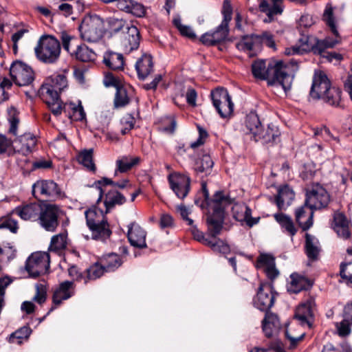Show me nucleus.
Returning <instances> with one entry per match:
<instances>
[{
    "label": "nucleus",
    "mask_w": 352,
    "mask_h": 352,
    "mask_svg": "<svg viewBox=\"0 0 352 352\" xmlns=\"http://www.w3.org/2000/svg\"><path fill=\"white\" fill-rule=\"evenodd\" d=\"M80 38L89 43L100 41L104 34V21L98 15L85 16L78 27Z\"/></svg>",
    "instance_id": "0eeeda50"
},
{
    "label": "nucleus",
    "mask_w": 352,
    "mask_h": 352,
    "mask_svg": "<svg viewBox=\"0 0 352 352\" xmlns=\"http://www.w3.org/2000/svg\"><path fill=\"white\" fill-rule=\"evenodd\" d=\"M258 262L264 265V271L270 279L274 280L278 276V271L275 267L274 258L272 256L262 254L258 258Z\"/></svg>",
    "instance_id": "f704fd0d"
},
{
    "label": "nucleus",
    "mask_w": 352,
    "mask_h": 352,
    "mask_svg": "<svg viewBox=\"0 0 352 352\" xmlns=\"http://www.w3.org/2000/svg\"><path fill=\"white\" fill-rule=\"evenodd\" d=\"M305 253L309 260L316 261L318 258L320 252L318 240L310 234H305Z\"/></svg>",
    "instance_id": "c756f323"
},
{
    "label": "nucleus",
    "mask_w": 352,
    "mask_h": 352,
    "mask_svg": "<svg viewBox=\"0 0 352 352\" xmlns=\"http://www.w3.org/2000/svg\"><path fill=\"white\" fill-rule=\"evenodd\" d=\"M102 265L105 269L106 272L114 271L120 266H121L122 261L120 256L114 253L104 255L100 259Z\"/></svg>",
    "instance_id": "58836bf2"
},
{
    "label": "nucleus",
    "mask_w": 352,
    "mask_h": 352,
    "mask_svg": "<svg viewBox=\"0 0 352 352\" xmlns=\"http://www.w3.org/2000/svg\"><path fill=\"white\" fill-rule=\"evenodd\" d=\"M173 24L178 29L182 35L190 38L195 37V34L192 29L189 26L183 25L180 19H175L173 20Z\"/></svg>",
    "instance_id": "4d7b16f0"
},
{
    "label": "nucleus",
    "mask_w": 352,
    "mask_h": 352,
    "mask_svg": "<svg viewBox=\"0 0 352 352\" xmlns=\"http://www.w3.org/2000/svg\"><path fill=\"white\" fill-rule=\"evenodd\" d=\"M342 91L340 89L331 87L320 98L330 106L343 108L342 104Z\"/></svg>",
    "instance_id": "473e14b6"
},
{
    "label": "nucleus",
    "mask_w": 352,
    "mask_h": 352,
    "mask_svg": "<svg viewBox=\"0 0 352 352\" xmlns=\"http://www.w3.org/2000/svg\"><path fill=\"white\" fill-rule=\"evenodd\" d=\"M126 30V31L123 32L121 45L125 52L130 53L138 48L140 36L138 29L134 25H127Z\"/></svg>",
    "instance_id": "6ab92c4d"
},
{
    "label": "nucleus",
    "mask_w": 352,
    "mask_h": 352,
    "mask_svg": "<svg viewBox=\"0 0 352 352\" xmlns=\"http://www.w3.org/2000/svg\"><path fill=\"white\" fill-rule=\"evenodd\" d=\"M256 34L245 35L242 36V40L236 43V47L239 50L250 52L256 41L254 36Z\"/></svg>",
    "instance_id": "3c124183"
},
{
    "label": "nucleus",
    "mask_w": 352,
    "mask_h": 352,
    "mask_svg": "<svg viewBox=\"0 0 352 352\" xmlns=\"http://www.w3.org/2000/svg\"><path fill=\"white\" fill-rule=\"evenodd\" d=\"M93 149L85 150L80 153L78 156V161L88 170H96V165L93 161Z\"/></svg>",
    "instance_id": "a18cd8bd"
},
{
    "label": "nucleus",
    "mask_w": 352,
    "mask_h": 352,
    "mask_svg": "<svg viewBox=\"0 0 352 352\" xmlns=\"http://www.w3.org/2000/svg\"><path fill=\"white\" fill-rule=\"evenodd\" d=\"M170 188L179 199H184L190 189V178L184 174L175 173L168 176Z\"/></svg>",
    "instance_id": "2eb2a0df"
},
{
    "label": "nucleus",
    "mask_w": 352,
    "mask_h": 352,
    "mask_svg": "<svg viewBox=\"0 0 352 352\" xmlns=\"http://www.w3.org/2000/svg\"><path fill=\"white\" fill-rule=\"evenodd\" d=\"M245 126L247 131L253 135L254 138L258 135L262 127L258 116L255 113H250L246 116Z\"/></svg>",
    "instance_id": "a19ab883"
},
{
    "label": "nucleus",
    "mask_w": 352,
    "mask_h": 352,
    "mask_svg": "<svg viewBox=\"0 0 352 352\" xmlns=\"http://www.w3.org/2000/svg\"><path fill=\"white\" fill-rule=\"evenodd\" d=\"M234 201L223 191H217L211 201L212 213L208 214L206 218L208 231L212 238H216L221 232L225 217V209Z\"/></svg>",
    "instance_id": "7ed1b4c3"
},
{
    "label": "nucleus",
    "mask_w": 352,
    "mask_h": 352,
    "mask_svg": "<svg viewBox=\"0 0 352 352\" xmlns=\"http://www.w3.org/2000/svg\"><path fill=\"white\" fill-rule=\"evenodd\" d=\"M105 214L110 212L116 206H121L126 201V197L117 189H106L103 195Z\"/></svg>",
    "instance_id": "5701e85b"
},
{
    "label": "nucleus",
    "mask_w": 352,
    "mask_h": 352,
    "mask_svg": "<svg viewBox=\"0 0 352 352\" xmlns=\"http://www.w3.org/2000/svg\"><path fill=\"white\" fill-rule=\"evenodd\" d=\"M291 281L287 285V291L291 294H298L303 290H308L313 283L305 276L298 273L290 275Z\"/></svg>",
    "instance_id": "393cba45"
},
{
    "label": "nucleus",
    "mask_w": 352,
    "mask_h": 352,
    "mask_svg": "<svg viewBox=\"0 0 352 352\" xmlns=\"http://www.w3.org/2000/svg\"><path fill=\"white\" fill-rule=\"evenodd\" d=\"M232 217L234 219L245 223L249 228L256 225L260 220V217H252V210L244 203H236L232 207Z\"/></svg>",
    "instance_id": "f3484780"
},
{
    "label": "nucleus",
    "mask_w": 352,
    "mask_h": 352,
    "mask_svg": "<svg viewBox=\"0 0 352 352\" xmlns=\"http://www.w3.org/2000/svg\"><path fill=\"white\" fill-rule=\"evenodd\" d=\"M153 58L149 54H143L135 63V69L140 80H144L153 72Z\"/></svg>",
    "instance_id": "bb28decb"
},
{
    "label": "nucleus",
    "mask_w": 352,
    "mask_h": 352,
    "mask_svg": "<svg viewBox=\"0 0 352 352\" xmlns=\"http://www.w3.org/2000/svg\"><path fill=\"white\" fill-rule=\"evenodd\" d=\"M221 12L223 15L221 22L229 25L232 14V8L230 0H224Z\"/></svg>",
    "instance_id": "bf43d9fd"
},
{
    "label": "nucleus",
    "mask_w": 352,
    "mask_h": 352,
    "mask_svg": "<svg viewBox=\"0 0 352 352\" xmlns=\"http://www.w3.org/2000/svg\"><path fill=\"white\" fill-rule=\"evenodd\" d=\"M9 118L8 121L10 123V128L8 133L13 135H16L17 128L19 124V118L18 113L15 108L12 107L8 111Z\"/></svg>",
    "instance_id": "864d4df0"
},
{
    "label": "nucleus",
    "mask_w": 352,
    "mask_h": 352,
    "mask_svg": "<svg viewBox=\"0 0 352 352\" xmlns=\"http://www.w3.org/2000/svg\"><path fill=\"white\" fill-rule=\"evenodd\" d=\"M12 212L5 217L0 218V228H6L13 233H16L19 229L18 222L12 217Z\"/></svg>",
    "instance_id": "8fccbe9b"
},
{
    "label": "nucleus",
    "mask_w": 352,
    "mask_h": 352,
    "mask_svg": "<svg viewBox=\"0 0 352 352\" xmlns=\"http://www.w3.org/2000/svg\"><path fill=\"white\" fill-rule=\"evenodd\" d=\"M47 299V288L43 284L36 285V294L33 300L37 303L42 305Z\"/></svg>",
    "instance_id": "6e6d98bb"
},
{
    "label": "nucleus",
    "mask_w": 352,
    "mask_h": 352,
    "mask_svg": "<svg viewBox=\"0 0 352 352\" xmlns=\"http://www.w3.org/2000/svg\"><path fill=\"white\" fill-rule=\"evenodd\" d=\"M107 28L109 32L112 34H116L129 25L125 21L122 19L110 17L107 19Z\"/></svg>",
    "instance_id": "09e8293b"
},
{
    "label": "nucleus",
    "mask_w": 352,
    "mask_h": 352,
    "mask_svg": "<svg viewBox=\"0 0 352 352\" xmlns=\"http://www.w3.org/2000/svg\"><path fill=\"white\" fill-rule=\"evenodd\" d=\"M73 283L72 281H64L61 283L59 287L55 290L52 296V301L54 306L52 307L47 312L48 315L57 306L60 305L63 300H67L72 296L73 292L71 291Z\"/></svg>",
    "instance_id": "a878e982"
},
{
    "label": "nucleus",
    "mask_w": 352,
    "mask_h": 352,
    "mask_svg": "<svg viewBox=\"0 0 352 352\" xmlns=\"http://www.w3.org/2000/svg\"><path fill=\"white\" fill-rule=\"evenodd\" d=\"M274 218L284 230V232L289 236L293 237L296 234L298 229L295 227L293 220L289 216L278 212L274 214Z\"/></svg>",
    "instance_id": "72a5a7b5"
},
{
    "label": "nucleus",
    "mask_w": 352,
    "mask_h": 352,
    "mask_svg": "<svg viewBox=\"0 0 352 352\" xmlns=\"http://www.w3.org/2000/svg\"><path fill=\"white\" fill-rule=\"evenodd\" d=\"M64 212L60 205L42 200L37 223L47 232H55Z\"/></svg>",
    "instance_id": "39448f33"
},
{
    "label": "nucleus",
    "mask_w": 352,
    "mask_h": 352,
    "mask_svg": "<svg viewBox=\"0 0 352 352\" xmlns=\"http://www.w3.org/2000/svg\"><path fill=\"white\" fill-rule=\"evenodd\" d=\"M86 223L89 227H94L95 224L101 219H106L105 212L102 210H97L96 208H91L85 211V212Z\"/></svg>",
    "instance_id": "37998d69"
},
{
    "label": "nucleus",
    "mask_w": 352,
    "mask_h": 352,
    "mask_svg": "<svg viewBox=\"0 0 352 352\" xmlns=\"http://www.w3.org/2000/svg\"><path fill=\"white\" fill-rule=\"evenodd\" d=\"M322 20L326 25L330 28L331 32L335 38L326 37L322 40H317L316 43L311 47V50L314 54L322 55L326 49L333 48L336 45L340 44L342 38L337 30L335 18L333 16V10L331 4H327L323 15Z\"/></svg>",
    "instance_id": "20e7f679"
},
{
    "label": "nucleus",
    "mask_w": 352,
    "mask_h": 352,
    "mask_svg": "<svg viewBox=\"0 0 352 352\" xmlns=\"http://www.w3.org/2000/svg\"><path fill=\"white\" fill-rule=\"evenodd\" d=\"M214 162L210 155L204 152L201 157H199L195 163V170L198 173H205L209 174L213 167Z\"/></svg>",
    "instance_id": "4c0bfd02"
},
{
    "label": "nucleus",
    "mask_w": 352,
    "mask_h": 352,
    "mask_svg": "<svg viewBox=\"0 0 352 352\" xmlns=\"http://www.w3.org/2000/svg\"><path fill=\"white\" fill-rule=\"evenodd\" d=\"M103 63L109 69L121 71L124 69V59L120 53L107 51L103 55Z\"/></svg>",
    "instance_id": "cd10ccee"
},
{
    "label": "nucleus",
    "mask_w": 352,
    "mask_h": 352,
    "mask_svg": "<svg viewBox=\"0 0 352 352\" xmlns=\"http://www.w3.org/2000/svg\"><path fill=\"white\" fill-rule=\"evenodd\" d=\"M50 258L47 252H38L32 254L26 261L25 270L30 277L36 278L47 272Z\"/></svg>",
    "instance_id": "9d476101"
},
{
    "label": "nucleus",
    "mask_w": 352,
    "mask_h": 352,
    "mask_svg": "<svg viewBox=\"0 0 352 352\" xmlns=\"http://www.w3.org/2000/svg\"><path fill=\"white\" fill-rule=\"evenodd\" d=\"M129 13L137 17H143L146 14V8L142 4L134 1Z\"/></svg>",
    "instance_id": "69168bd1"
},
{
    "label": "nucleus",
    "mask_w": 352,
    "mask_h": 352,
    "mask_svg": "<svg viewBox=\"0 0 352 352\" xmlns=\"http://www.w3.org/2000/svg\"><path fill=\"white\" fill-rule=\"evenodd\" d=\"M10 74L14 83L20 87L27 86L34 80L32 69L21 61L12 64Z\"/></svg>",
    "instance_id": "f8f14e48"
},
{
    "label": "nucleus",
    "mask_w": 352,
    "mask_h": 352,
    "mask_svg": "<svg viewBox=\"0 0 352 352\" xmlns=\"http://www.w3.org/2000/svg\"><path fill=\"white\" fill-rule=\"evenodd\" d=\"M312 300H308L298 307L295 314V318L302 324L309 323V319L313 317Z\"/></svg>",
    "instance_id": "c9c22d12"
},
{
    "label": "nucleus",
    "mask_w": 352,
    "mask_h": 352,
    "mask_svg": "<svg viewBox=\"0 0 352 352\" xmlns=\"http://www.w3.org/2000/svg\"><path fill=\"white\" fill-rule=\"evenodd\" d=\"M41 201L20 205L12 211L24 221H38Z\"/></svg>",
    "instance_id": "a211bd4d"
},
{
    "label": "nucleus",
    "mask_w": 352,
    "mask_h": 352,
    "mask_svg": "<svg viewBox=\"0 0 352 352\" xmlns=\"http://www.w3.org/2000/svg\"><path fill=\"white\" fill-rule=\"evenodd\" d=\"M210 96L213 106L221 118H227L232 113L234 104L227 89L217 88L211 92Z\"/></svg>",
    "instance_id": "9b49d317"
},
{
    "label": "nucleus",
    "mask_w": 352,
    "mask_h": 352,
    "mask_svg": "<svg viewBox=\"0 0 352 352\" xmlns=\"http://www.w3.org/2000/svg\"><path fill=\"white\" fill-rule=\"evenodd\" d=\"M107 186H110L111 188L115 189H117V188L123 189L129 186H131L129 185V182L127 179L116 182L111 179L103 177L100 180L96 181L92 185V187H95L98 190L99 192L98 198L96 200V204H99V203L102 201L103 199L104 192L106 191V188Z\"/></svg>",
    "instance_id": "4be33fe9"
},
{
    "label": "nucleus",
    "mask_w": 352,
    "mask_h": 352,
    "mask_svg": "<svg viewBox=\"0 0 352 352\" xmlns=\"http://www.w3.org/2000/svg\"><path fill=\"white\" fill-rule=\"evenodd\" d=\"M280 135V132L276 126L269 124L265 130L261 127V131L254 138L256 142L261 140L264 144L272 143Z\"/></svg>",
    "instance_id": "2f4dec72"
},
{
    "label": "nucleus",
    "mask_w": 352,
    "mask_h": 352,
    "mask_svg": "<svg viewBox=\"0 0 352 352\" xmlns=\"http://www.w3.org/2000/svg\"><path fill=\"white\" fill-rule=\"evenodd\" d=\"M331 87V82L325 73L322 71H316L309 95L312 98L319 100Z\"/></svg>",
    "instance_id": "dca6fc26"
},
{
    "label": "nucleus",
    "mask_w": 352,
    "mask_h": 352,
    "mask_svg": "<svg viewBox=\"0 0 352 352\" xmlns=\"http://www.w3.org/2000/svg\"><path fill=\"white\" fill-rule=\"evenodd\" d=\"M229 32V25L221 22L214 30L204 34L200 41L206 45L214 46L226 41L228 38Z\"/></svg>",
    "instance_id": "4468645a"
},
{
    "label": "nucleus",
    "mask_w": 352,
    "mask_h": 352,
    "mask_svg": "<svg viewBox=\"0 0 352 352\" xmlns=\"http://www.w3.org/2000/svg\"><path fill=\"white\" fill-rule=\"evenodd\" d=\"M146 235L144 230L135 222L129 226L127 236L131 245L139 248H146Z\"/></svg>",
    "instance_id": "412c9836"
},
{
    "label": "nucleus",
    "mask_w": 352,
    "mask_h": 352,
    "mask_svg": "<svg viewBox=\"0 0 352 352\" xmlns=\"http://www.w3.org/2000/svg\"><path fill=\"white\" fill-rule=\"evenodd\" d=\"M140 162V157L122 156L116 160V172L126 173Z\"/></svg>",
    "instance_id": "ea45409f"
},
{
    "label": "nucleus",
    "mask_w": 352,
    "mask_h": 352,
    "mask_svg": "<svg viewBox=\"0 0 352 352\" xmlns=\"http://www.w3.org/2000/svg\"><path fill=\"white\" fill-rule=\"evenodd\" d=\"M262 322L265 324L267 323L277 329L280 327V322L278 316L272 313L267 312Z\"/></svg>",
    "instance_id": "774afa93"
},
{
    "label": "nucleus",
    "mask_w": 352,
    "mask_h": 352,
    "mask_svg": "<svg viewBox=\"0 0 352 352\" xmlns=\"http://www.w3.org/2000/svg\"><path fill=\"white\" fill-rule=\"evenodd\" d=\"M67 234L65 232L60 233L53 236L51 239L50 250L51 251L58 252L67 248Z\"/></svg>",
    "instance_id": "c03bdc74"
},
{
    "label": "nucleus",
    "mask_w": 352,
    "mask_h": 352,
    "mask_svg": "<svg viewBox=\"0 0 352 352\" xmlns=\"http://www.w3.org/2000/svg\"><path fill=\"white\" fill-rule=\"evenodd\" d=\"M65 105H67L66 111L63 110L62 112L64 111L65 113H66L68 111V109H72L73 111V116L74 117L75 120H81L85 117V113L84 112L83 108L80 104L78 106H76L73 103H63V107H64Z\"/></svg>",
    "instance_id": "13d9d810"
},
{
    "label": "nucleus",
    "mask_w": 352,
    "mask_h": 352,
    "mask_svg": "<svg viewBox=\"0 0 352 352\" xmlns=\"http://www.w3.org/2000/svg\"><path fill=\"white\" fill-rule=\"evenodd\" d=\"M67 86V80L63 74H54L47 79L38 90L41 100L47 104L51 112L56 116L66 111L67 105L63 107L59 92Z\"/></svg>",
    "instance_id": "f03ea898"
},
{
    "label": "nucleus",
    "mask_w": 352,
    "mask_h": 352,
    "mask_svg": "<svg viewBox=\"0 0 352 352\" xmlns=\"http://www.w3.org/2000/svg\"><path fill=\"white\" fill-rule=\"evenodd\" d=\"M36 144V137L30 133H25L13 141V148L18 153L26 155L32 151Z\"/></svg>",
    "instance_id": "aec40b11"
},
{
    "label": "nucleus",
    "mask_w": 352,
    "mask_h": 352,
    "mask_svg": "<svg viewBox=\"0 0 352 352\" xmlns=\"http://www.w3.org/2000/svg\"><path fill=\"white\" fill-rule=\"evenodd\" d=\"M32 195L37 201H56L61 196L58 185L51 179H39L32 186Z\"/></svg>",
    "instance_id": "6e6552de"
},
{
    "label": "nucleus",
    "mask_w": 352,
    "mask_h": 352,
    "mask_svg": "<svg viewBox=\"0 0 352 352\" xmlns=\"http://www.w3.org/2000/svg\"><path fill=\"white\" fill-rule=\"evenodd\" d=\"M274 303V295L272 286L267 283H261L254 300V306L261 311H267Z\"/></svg>",
    "instance_id": "ddd939ff"
},
{
    "label": "nucleus",
    "mask_w": 352,
    "mask_h": 352,
    "mask_svg": "<svg viewBox=\"0 0 352 352\" xmlns=\"http://www.w3.org/2000/svg\"><path fill=\"white\" fill-rule=\"evenodd\" d=\"M305 334L302 333L298 336H292L288 330L285 331L286 338L289 341V349H294L296 347L298 344L302 340Z\"/></svg>",
    "instance_id": "338daca9"
},
{
    "label": "nucleus",
    "mask_w": 352,
    "mask_h": 352,
    "mask_svg": "<svg viewBox=\"0 0 352 352\" xmlns=\"http://www.w3.org/2000/svg\"><path fill=\"white\" fill-rule=\"evenodd\" d=\"M258 43L266 45L269 47L275 49V42L273 35L269 32H264L261 34H256L254 36Z\"/></svg>",
    "instance_id": "5fc2aeb1"
},
{
    "label": "nucleus",
    "mask_w": 352,
    "mask_h": 352,
    "mask_svg": "<svg viewBox=\"0 0 352 352\" xmlns=\"http://www.w3.org/2000/svg\"><path fill=\"white\" fill-rule=\"evenodd\" d=\"M60 50V43L58 39L53 36L45 35L38 40L34 52L39 60L52 64L58 59Z\"/></svg>",
    "instance_id": "423d86ee"
},
{
    "label": "nucleus",
    "mask_w": 352,
    "mask_h": 352,
    "mask_svg": "<svg viewBox=\"0 0 352 352\" xmlns=\"http://www.w3.org/2000/svg\"><path fill=\"white\" fill-rule=\"evenodd\" d=\"M107 272L101 262L99 261L86 270L85 284L89 280H96Z\"/></svg>",
    "instance_id": "79ce46f5"
},
{
    "label": "nucleus",
    "mask_w": 352,
    "mask_h": 352,
    "mask_svg": "<svg viewBox=\"0 0 352 352\" xmlns=\"http://www.w3.org/2000/svg\"><path fill=\"white\" fill-rule=\"evenodd\" d=\"M295 197L293 190L287 185L278 189V195L276 197L277 206L280 210L289 206Z\"/></svg>",
    "instance_id": "7c9ffc66"
},
{
    "label": "nucleus",
    "mask_w": 352,
    "mask_h": 352,
    "mask_svg": "<svg viewBox=\"0 0 352 352\" xmlns=\"http://www.w3.org/2000/svg\"><path fill=\"white\" fill-rule=\"evenodd\" d=\"M30 333H31V329H30V327H23L21 328L20 329H19L18 331H16L15 332H14L13 333L11 334L10 338V341L11 342H14V340L15 338H17L19 340H21L23 338H28L29 337V336L30 335Z\"/></svg>",
    "instance_id": "0e129e2a"
},
{
    "label": "nucleus",
    "mask_w": 352,
    "mask_h": 352,
    "mask_svg": "<svg viewBox=\"0 0 352 352\" xmlns=\"http://www.w3.org/2000/svg\"><path fill=\"white\" fill-rule=\"evenodd\" d=\"M206 245L210 247L214 252L222 254H227L230 252L229 246L219 239L213 238L212 240L206 241Z\"/></svg>",
    "instance_id": "603ef678"
},
{
    "label": "nucleus",
    "mask_w": 352,
    "mask_h": 352,
    "mask_svg": "<svg viewBox=\"0 0 352 352\" xmlns=\"http://www.w3.org/2000/svg\"><path fill=\"white\" fill-rule=\"evenodd\" d=\"M349 305H347L344 307L345 318L343 319L341 322L336 323V327L337 329L338 334L340 337L348 336L351 331L350 322V320H351V319L350 317H349L346 313V307Z\"/></svg>",
    "instance_id": "49530a36"
},
{
    "label": "nucleus",
    "mask_w": 352,
    "mask_h": 352,
    "mask_svg": "<svg viewBox=\"0 0 352 352\" xmlns=\"http://www.w3.org/2000/svg\"><path fill=\"white\" fill-rule=\"evenodd\" d=\"M89 229L91 232V237L95 240L105 241L109 238L112 232L110 229L107 218L101 219L97 222L94 227L90 226Z\"/></svg>",
    "instance_id": "c85d7f7f"
},
{
    "label": "nucleus",
    "mask_w": 352,
    "mask_h": 352,
    "mask_svg": "<svg viewBox=\"0 0 352 352\" xmlns=\"http://www.w3.org/2000/svg\"><path fill=\"white\" fill-rule=\"evenodd\" d=\"M130 102V98L127 94V90L125 87L121 85L117 87L116 93L114 98V105L116 107H122L128 104Z\"/></svg>",
    "instance_id": "de8ad7c7"
},
{
    "label": "nucleus",
    "mask_w": 352,
    "mask_h": 352,
    "mask_svg": "<svg viewBox=\"0 0 352 352\" xmlns=\"http://www.w3.org/2000/svg\"><path fill=\"white\" fill-rule=\"evenodd\" d=\"M296 67L292 60L289 63L282 60H270L267 64L264 60H255L252 65V72L256 78L267 80L270 85H280L286 92L292 87L293 76L289 74V67Z\"/></svg>",
    "instance_id": "f257e3e1"
},
{
    "label": "nucleus",
    "mask_w": 352,
    "mask_h": 352,
    "mask_svg": "<svg viewBox=\"0 0 352 352\" xmlns=\"http://www.w3.org/2000/svg\"><path fill=\"white\" fill-rule=\"evenodd\" d=\"M340 276L350 283H352V262L340 265Z\"/></svg>",
    "instance_id": "680f3d73"
},
{
    "label": "nucleus",
    "mask_w": 352,
    "mask_h": 352,
    "mask_svg": "<svg viewBox=\"0 0 352 352\" xmlns=\"http://www.w3.org/2000/svg\"><path fill=\"white\" fill-rule=\"evenodd\" d=\"M295 217L302 230L306 231L313 226L314 210H311L305 203L296 210Z\"/></svg>",
    "instance_id": "b1692460"
},
{
    "label": "nucleus",
    "mask_w": 352,
    "mask_h": 352,
    "mask_svg": "<svg viewBox=\"0 0 352 352\" xmlns=\"http://www.w3.org/2000/svg\"><path fill=\"white\" fill-rule=\"evenodd\" d=\"M305 204L311 210H320L326 208L330 201V195L320 184L315 183L306 188Z\"/></svg>",
    "instance_id": "1a4fd4ad"
},
{
    "label": "nucleus",
    "mask_w": 352,
    "mask_h": 352,
    "mask_svg": "<svg viewBox=\"0 0 352 352\" xmlns=\"http://www.w3.org/2000/svg\"><path fill=\"white\" fill-rule=\"evenodd\" d=\"M197 129L199 131V138L196 141L190 144L192 148H195L203 145L208 137V132L199 125L197 126Z\"/></svg>",
    "instance_id": "052dcab7"
},
{
    "label": "nucleus",
    "mask_w": 352,
    "mask_h": 352,
    "mask_svg": "<svg viewBox=\"0 0 352 352\" xmlns=\"http://www.w3.org/2000/svg\"><path fill=\"white\" fill-rule=\"evenodd\" d=\"M73 54L81 62H94L96 59L95 52L85 44L78 45Z\"/></svg>",
    "instance_id": "e433bc0d"
},
{
    "label": "nucleus",
    "mask_w": 352,
    "mask_h": 352,
    "mask_svg": "<svg viewBox=\"0 0 352 352\" xmlns=\"http://www.w3.org/2000/svg\"><path fill=\"white\" fill-rule=\"evenodd\" d=\"M103 83L106 87H115L116 89L117 87H120L122 85L120 79L110 72L105 74Z\"/></svg>",
    "instance_id": "e2e57ef3"
}]
</instances>
